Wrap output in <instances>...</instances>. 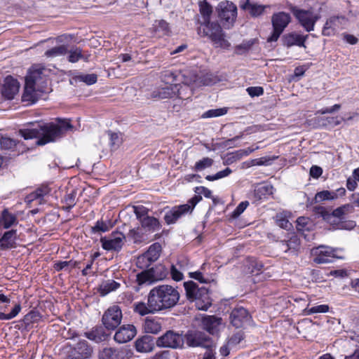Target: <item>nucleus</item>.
<instances>
[{
  "label": "nucleus",
  "instance_id": "nucleus-37",
  "mask_svg": "<svg viewBox=\"0 0 359 359\" xmlns=\"http://www.w3.org/2000/svg\"><path fill=\"white\" fill-rule=\"evenodd\" d=\"M113 226L114 224L111 220L103 221L102 219H100L91 227L90 232L92 233H105L112 229Z\"/></svg>",
  "mask_w": 359,
  "mask_h": 359
},
{
  "label": "nucleus",
  "instance_id": "nucleus-20",
  "mask_svg": "<svg viewBox=\"0 0 359 359\" xmlns=\"http://www.w3.org/2000/svg\"><path fill=\"white\" fill-rule=\"evenodd\" d=\"M239 6L241 10L247 11L251 17L257 18L264 14L268 6L252 3L250 0H240Z\"/></svg>",
  "mask_w": 359,
  "mask_h": 359
},
{
  "label": "nucleus",
  "instance_id": "nucleus-57",
  "mask_svg": "<svg viewBox=\"0 0 359 359\" xmlns=\"http://www.w3.org/2000/svg\"><path fill=\"white\" fill-rule=\"evenodd\" d=\"M79 80L87 85H93L97 81V76L95 74H88L79 76Z\"/></svg>",
  "mask_w": 359,
  "mask_h": 359
},
{
  "label": "nucleus",
  "instance_id": "nucleus-1",
  "mask_svg": "<svg viewBox=\"0 0 359 359\" xmlns=\"http://www.w3.org/2000/svg\"><path fill=\"white\" fill-rule=\"evenodd\" d=\"M58 124L46 123L43 121L28 123L27 127L19 130L25 140L36 138V144L43 146L49 142H55L65 132L73 128L68 120L58 118Z\"/></svg>",
  "mask_w": 359,
  "mask_h": 359
},
{
  "label": "nucleus",
  "instance_id": "nucleus-9",
  "mask_svg": "<svg viewBox=\"0 0 359 359\" xmlns=\"http://www.w3.org/2000/svg\"><path fill=\"white\" fill-rule=\"evenodd\" d=\"M156 344L158 347L177 349L183 346L184 338L182 334L173 330H168L163 335L156 338Z\"/></svg>",
  "mask_w": 359,
  "mask_h": 359
},
{
  "label": "nucleus",
  "instance_id": "nucleus-13",
  "mask_svg": "<svg viewBox=\"0 0 359 359\" xmlns=\"http://www.w3.org/2000/svg\"><path fill=\"white\" fill-rule=\"evenodd\" d=\"M313 262L322 264L332 262L336 257V250L329 246L321 245L312 250Z\"/></svg>",
  "mask_w": 359,
  "mask_h": 359
},
{
  "label": "nucleus",
  "instance_id": "nucleus-16",
  "mask_svg": "<svg viewBox=\"0 0 359 359\" xmlns=\"http://www.w3.org/2000/svg\"><path fill=\"white\" fill-rule=\"evenodd\" d=\"M309 38V35H302L295 32L285 34L281 37L282 45L287 48L293 46L306 48V41Z\"/></svg>",
  "mask_w": 359,
  "mask_h": 359
},
{
  "label": "nucleus",
  "instance_id": "nucleus-33",
  "mask_svg": "<svg viewBox=\"0 0 359 359\" xmlns=\"http://www.w3.org/2000/svg\"><path fill=\"white\" fill-rule=\"evenodd\" d=\"M121 286V284L114 280L108 279L103 280L99 285L98 292L101 296H105L109 293L116 291Z\"/></svg>",
  "mask_w": 359,
  "mask_h": 359
},
{
  "label": "nucleus",
  "instance_id": "nucleus-29",
  "mask_svg": "<svg viewBox=\"0 0 359 359\" xmlns=\"http://www.w3.org/2000/svg\"><path fill=\"white\" fill-rule=\"evenodd\" d=\"M212 305V299L209 290L205 287H201L198 299L196 300V308L198 310L207 311Z\"/></svg>",
  "mask_w": 359,
  "mask_h": 359
},
{
  "label": "nucleus",
  "instance_id": "nucleus-28",
  "mask_svg": "<svg viewBox=\"0 0 359 359\" xmlns=\"http://www.w3.org/2000/svg\"><path fill=\"white\" fill-rule=\"evenodd\" d=\"M156 338L144 335L135 341V348L140 353H147L151 351L156 344Z\"/></svg>",
  "mask_w": 359,
  "mask_h": 359
},
{
  "label": "nucleus",
  "instance_id": "nucleus-43",
  "mask_svg": "<svg viewBox=\"0 0 359 359\" xmlns=\"http://www.w3.org/2000/svg\"><path fill=\"white\" fill-rule=\"evenodd\" d=\"M154 28L160 36L168 35L170 32L169 24L164 20H156Z\"/></svg>",
  "mask_w": 359,
  "mask_h": 359
},
{
  "label": "nucleus",
  "instance_id": "nucleus-14",
  "mask_svg": "<svg viewBox=\"0 0 359 359\" xmlns=\"http://www.w3.org/2000/svg\"><path fill=\"white\" fill-rule=\"evenodd\" d=\"M230 322L231 325L236 327H243L248 324L251 320V316L248 311L243 306H236L232 309L230 313Z\"/></svg>",
  "mask_w": 359,
  "mask_h": 359
},
{
  "label": "nucleus",
  "instance_id": "nucleus-58",
  "mask_svg": "<svg viewBox=\"0 0 359 359\" xmlns=\"http://www.w3.org/2000/svg\"><path fill=\"white\" fill-rule=\"evenodd\" d=\"M72 260L69 261H59L54 264L53 268L57 271H60L62 270L68 271L69 272L70 270L69 269V266L72 264Z\"/></svg>",
  "mask_w": 359,
  "mask_h": 359
},
{
  "label": "nucleus",
  "instance_id": "nucleus-11",
  "mask_svg": "<svg viewBox=\"0 0 359 359\" xmlns=\"http://www.w3.org/2000/svg\"><path fill=\"white\" fill-rule=\"evenodd\" d=\"M183 338L184 342L189 347H209L212 344V339L199 330H189Z\"/></svg>",
  "mask_w": 359,
  "mask_h": 359
},
{
  "label": "nucleus",
  "instance_id": "nucleus-56",
  "mask_svg": "<svg viewBox=\"0 0 359 359\" xmlns=\"http://www.w3.org/2000/svg\"><path fill=\"white\" fill-rule=\"evenodd\" d=\"M249 202L248 201L241 202L236 209L232 212L231 216L233 218L238 217L248 208Z\"/></svg>",
  "mask_w": 359,
  "mask_h": 359
},
{
  "label": "nucleus",
  "instance_id": "nucleus-10",
  "mask_svg": "<svg viewBox=\"0 0 359 359\" xmlns=\"http://www.w3.org/2000/svg\"><path fill=\"white\" fill-rule=\"evenodd\" d=\"M122 311L118 306L114 305L109 307L102 317V323L104 327L109 332L114 330L121 324L122 320Z\"/></svg>",
  "mask_w": 359,
  "mask_h": 359
},
{
  "label": "nucleus",
  "instance_id": "nucleus-18",
  "mask_svg": "<svg viewBox=\"0 0 359 359\" xmlns=\"http://www.w3.org/2000/svg\"><path fill=\"white\" fill-rule=\"evenodd\" d=\"M136 334L137 330L133 325H123L116 332L114 339L116 342L123 344L132 340Z\"/></svg>",
  "mask_w": 359,
  "mask_h": 359
},
{
  "label": "nucleus",
  "instance_id": "nucleus-15",
  "mask_svg": "<svg viewBox=\"0 0 359 359\" xmlns=\"http://www.w3.org/2000/svg\"><path fill=\"white\" fill-rule=\"evenodd\" d=\"M133 353L126 347L103 348L99 353V359H128Z\"/></svg>",
  "mask_w": 359,
  "mask_h": 359
},
{
  "label": "nucleus",
  "instance_id": "nucleus-17",
  "mask_svg": "<svg viewBox=\"0 0 359 359\" xmlns=\"http://www.w3.org/2000/svg\"><path fill=\"white\" fill-rule=\"evenodd\" d=\"M20 83L17 79L11 76H8L1 88V95L6 100H13L18 93Z\"/></svg>",
  "mask_w": 359,
  "mask_h": 359
},
{
  "label": "nucleus",
  "instance_id": "nucleus-61",
  "mask_svg": "<svg viewBox=\"0 0 359 359\" xmlns=\"http://www.w3.org/2000/svg\"><path fill=\"white\" fill-rule=\"evenodd\" d=\"M76 191L75 190H72L70 193L67 194L64 197V203L65 205H75L76 203Z\"/></svg>",
  "mask_w": 359,
  "mask_h": 359
},
{
  "label": "nucleus",
  "instance_id": "nucleus-4",
  "mask_svg": "<svg viewBox=\"0 0 359 359\" xmlns=\"http://www.w3.org/2000/svg\"><path fill=\"white\" fill-rule=\"evenodd\" d=\"M203 199L201 196L194 195L186 204L175 205L167 212L163 217L168 225L175 224L180 218L187 214H191L197 205Z\"/></svg>",
  "mask_w": 359,
  "mask_h": 359
},
{
  "label": "nucleus",
  "instance_id": "nucleus-63",
  "mask_svg": "<svg viewBox=\"0 0 359 359\" xmlns=\"http://www.w3.org/2000/svg\"><path fill=\"white\" fill-rule=\"evenodd\" d=\"M0 144L1 147L4 149H10L15 146V141L9 137H1Z\"/></svg>",
  "mask_w": 359,
  "mask_h": 359
},
{
  "label": "nucleus",
  "instance_id": "nucleus-23",
  "mask_svg": "<svg viewBox=\"0 0 359 359\" xmlns=\"http://www.w3.org/2000/svg\"><path fill=\"white\" fill-rule=\"evenodd\" d=\"M43 74V69H36L30 71L25 77L26 89L23 94L24 100H29L31 95L28 93L27 88H33L36 82L41 79Z\"/></svg>",
  "mask_w": 359,
  "mask_h": 359
},
{
  "label": "nucleus",
  "instance_id": "nucleus-60",
  "mask_svg": "<svg viewBox=\"0 0 359 359\" xmlns=\"http://www.w3.org/2000/svg\"><path fill=\"white\" fill-rule=\"evenodd\" d=\"M329 311V306L327 304H321L312 306L308 310L309 314H314L318 313H327Z\"/></svg>",
  "mask_w": 359,
  "mask_h": 359
},
{
  "label": "nucleus",
  "instance_id": "nucleus-22",
  "mask_svg": "<svg viewBox=\"0 0 359 359\" xmlns=\"http://www.w3.org/2000/svg\"><path fill=\"white\" fill-rule=\"evenodd\" d=\"M221 320V318L215 316H207L202 318L201 327L212 335L217 334L219 332Z\"/></svg>",
  "mask_w": 359,
  "mask_h": 359
},
{
  "label": "nucleus",
  "instance_id": "nucleus-21",
  "mask_svg": "<svg viewBox=\"0 0 359 359\" xmlns=\"http://www.w3.org/2000/svg\"><path fill=\"white\" fill-rule=\"evenodd\" d=\"M109 335L110 332L102 325H96L90 331L84 332V337L96 343L106 341Z\"/></svg>",
  "mask_w": 359,
  "mask_h": 359
},
{
  "label": "nucleus",
  "instance_id": "nucleus-7",
  "mask_svg": "<svg viewBox=\"0 0 359 359\" xmlns=\"http://www.w3.org/2000/svg\"><path fill=\"white\" fill-rule=\"evenodd\" d=\"M291 11L301 26L309 32L314 29L315 24L320 18L318 15L314 14L311 10L292 7Z\"/></svg>",
  "mask_w": 359,
  "mask_h": 359
},
{
  "label": "nucleus",
  "instance_id": "nucleus-24",
  "mask_svg": "<svg viewBox=\"0 0 359 359\" xmlns=\"http://www.w3.org/2000/svg\"><path fill=\"white\" fill-rule=\"evenodd\" d=\"M17 231L11 229L4 232L0 238V248L2 250H7L17 247Z\"/></svg>",
  "mask_w": 359,
  "mask_h": 359
},
{
  "label": "nucleus",
  "instance_id": "nucleus-40",
  "mask_svg": "<svg viewBox=\"0 0 359 359\" xmlns=\"http://www.w3.org/2000/svg\"><path fill=\"white\" fill-rule=\"evenodd\" d=\"M68 47L67 45H60L58 46L53 47L50 49L47 50L44 55L47 57H55L58 56H62L67 53Z\"/></svg>",
  "mask_w": 359,
  "mask_h": 359
},
{
  "label": "nucleus",
  "instance_id": "nucleus-31",
  "mask_svg": "<svg viewBox=\"0 0 359 359\" xmlns=\"http://www.w3.org/2000/svg\"><path fill=\"white\" fill-rule=\"evenodd\" d=\"M154 282L155 281L149 269L144 270L136 275L137 285L133 286V290L137 292L140 290V286L144 284L150 285Z\"/></svg>",
  "mask_w": 359,
  "mask_h": 359
},
{
  "label": "nucleus",
  "instance_id": "nucleus-25",
  "mask_svg": "<svg viewBox=\"0 0 359 359\" xmlns=\"http://www.w3.org/2000/svg\"><path fill=\"white\" fill-rule=\"evenodd\" d=\"M182 77L184 78V80L182 81L183 85L180 83H173V87L177 90V92H175V97L182 100H186L191 95V88L189 86L192 83H187L186 82V81H190V76L189 74L187 75L183 74Z\"/></svg>",
  "mask_w": 359,
  "mask_h": 359
},
{
  "label": "nucleus",
  "instance_id": "nucleus-12",
  "mask_svg": "<svg viewBox=\"0 0 359 359\" xmlns=\"http://www.w3.org/2000/svg\"><path fill=\"white\" fill-rule=\"evenodd\" d=\"M126 236L121 231H114L108 237H102L100 243L104 250L118 252L121 250Z\"/></svg>",
  "mask_w": 359,
  "mask_h": 359
},
{
  "label": "nucleus",
  "instance_id": "nucleus-34",
  "mask_svg": "<svg viewBox=\"0 0 359 359\" xmlns=\"http://www.w3.org/2000/svg\"><path fill=\"white\" fill-rule=\"evenodd\" d=\"M160 320L155 318H146L144 323V330L147 333L157 334L161 330Z\"/></svg>",
  "mask_w": 359,
  "mask_h": 359
},
{
  "label": "nucleus",
  "instance_id": "nucleus-54",
  "mask_svg": "<svg viewBox=\"0 0 359 359\" xmlns=\"http://www.w3.org/2000/svg\"><path fill=\"white\" fill-rule=\"evenodd\" d=\"M287 249L296 252L298 250L300 245V240L296 235L292 236L289 240H287Z\"/></svg>",
  "mask_w": 359,
  "mask_h": 359
},
{
  "label": "nucleus",
  "instance_id": "nucleus-6",
  "mask_svg": "<svg viewBox=\"0 0 359 359\" xmlns=\"http://www.w3.org/2000/svg\"><path fill=\"white\" fill-rule=\"evenodd\" d=\"M215 11L225 28L229 29L233 25L237 17V7L233 3L229 1H221Z\"/></svg>",
  "mask_w": 359,
  "mask_h": 359
},
{
  "label": "nucleus",
  "instance_id": "nucleus-59",
  "mask_svg": "<svg viewBox=\"0 0 359 359\" xmlns=\"http://www.w3.org/2000/svg\"><path fill=\"white\" fill-rule=\"evenodd\" d=\"M248 95L251 97H259L264 94V89L261 86H251L246 89Z\"/></svg>",
  "mask_w": 359,
  "mask_h": 359
},
{
  "label": "nucleus",
  "instance_id": "nucleus-30",
  "mask_svg": "<svg viewBox=\"0 0 359 359\" xmlns=\"http://www.w3.org/2000/svg\"><path fill=\"white\" fill-rule=\"evenodd\" d=\"M184 287L187 299L195 302L196 305V300L198 299L201 287H198V285L193 280L184 282Z\"/></svg>",
  "mask_w": 359,
  "mask_h": 359
},
{
  "label": "nucleus",
  "instance_id": "nucleus-8",
  "mask_svg": "<svg viewBox=\"0 0 359 359\" xmlns=\"http://www.w3.org/2000/svg\"><path fill=\"white\" fill-rule=\"evenodd\" d=\"M348 208L349 205H343L336 208L330 213L325 207L316 205L313 208V210L316 214L323 217V219L336 224L346 219V210H348Z\"/></svg>",
  "mask_w": 359,
  "mask_h": 359
},
{
  "label": "nucleus",
  "instance_id": "nucleus-50",
  "mask_svg": "<svg viewBox=\"0 0 359 359\" xmlns=\"http://www.w3.org/2000/svg\"><path fill=\"white\" fill-rule=\"evenodd\" d=\"M67 53H69L68 61L69 62H77L82 57V50L79 47H72Z\"/></svg>",
  "mask_w": 359,
  "mask_h": 359
},
{
  "label": "nucleus",
  "instance_id": "nucleus-48",
  "mask_svg": "<svg viewBox=\"0 0 359 359\" xmlns=\"http://www.w3.org/2000/svg\"><path fill=\"white\" fill-rule=\"evenodd\" d=\"M228 111V108L226 107H222V108H218V109H209L204 112L201 117L203 118H213V117H219L223 115H225Z\"/></svg>",
  "mask_w": 359,
  "mask_h": 359
},
{
  "label": "nucleus",
  "instance_id": "nucleus-52",
  "mask_svg": "<svg viewBox=\"0 0 359 359\" xmlns=\"http://www.w3.org/2000/svg\"><path fill=\"white\" fill-rule=\"evenodd\" d=\"M134 213L137 220L141 222L143 218L149 216V209L143 205L133 206Z\"/></svg>",
  "mask_w": 359,
  "mask_h": 359
},
{
  "label": "nucleus",
  "instance_id": "nucleus-46",
  "mask_svg": "<svg viewBox=\"0 0 359 359\" xmlns=\"http://www.w3.org/2000/svg\"><path fill=\"white\" fill-rule=\"evenodd\" d=\"M1 219L3 221V226L4 229H8L17 221L15 215L10 213L7 210H3L1 220Z\"/></svg>",
  "mask_w": 359,
  "mask_h": 359
},
{
  "label": "nucleus",
  "instance_id": "nucleus-64",
  "mask_svg": "<svg viewBox=\"0 0 359 359\" xmlns=\"http://www.w3.org/2000/svg\"><path fill=\"white\" fill-rule=\"evenodd\" d=\"M206 350L203 355L202 359H216L215 357V345L212 343V346L209 347H204Z\"/></svg>",
  "mask_w": 359,
  "mask_h": 359
},
{
  "label": "nucleus",
  "instance_id": "nucleus-19",
  "mask_svg": "<svg viewBox=\"0 0 359 359\" xmlns=\"http://www.w3.org/2000/svg\"><path fill=\"white\" fill-rule=\"evenodd\" d=\"M190 81H186L187 83H194L196 86H212L219 81L216 75L211 72L201 73L200 75L188 72Z\"/></svg>",
  "mask_w": 359,
  "mask_h": 359
},
{
  "label": "nucleus",
  "instance_id": "nucleus-36",
  "mask_svg": "<svg viewBox=\"0 0 359 359\" xmlns=\"http://www.w3.org/2000/svg\"><path fill=\"white\" fill-rule=\"evenodd\" d=\"M76 353L81 356V358H87L91 355L93 349L88 344V341L83 339L80 340L74 348Z\"/></svg>",
  "mask_w": 359,
  "mask_h": 359
},
{
  "label": "nucleus",
  "instance_id": "nucleus-26",
  "mask_svg": "<svg viewBox=\"0 0 359 359\" xmlns=\"http://www.w3.org/2000/svg\"><path fill=\"white\" fill-rule=\"evenodd\" d=\"M175 92H177V90L173 87V83L166 84L164 86L154 89L151 93L150 96L152 98L156 99L172 98L175 96Z\"/></svg>",
  "mask_w": 359,
  "mask_h": 359
},
{
  "label": "nucleus",
  "instance_id": "nucleus-41",
  "mask_svg": "<svg viewBox=\"0 0 359 359\" xmlns=\"http://www.w3.org/2000/svg\"><path fill=\"white\" fill-rule=\"evenodd\" d=\"M198 5L200 13L203 17V22H207L210 20V16L212 13V6L206 0L200 1Z\"/></svg>",
  "mask_w": 359,
  "mask_h": 359
},
{
  "label": "nucleus",
  "instance_id": "nucleus-32",
  "mask_svg": "<svg viewBox=\"0 0 359 359\" xmlns=\"http://www.w3.org/2000/svg\"><path fill=\"white\" fill-rule=\"evenodd\" d=\"M141 226L147 232H155L161 229L162 225L158 219L148 216L143 218L142 221L140 222Z\"/></svg>",
  "mask_w": 359,
  "mask_h": 359
},
{
  "label": "nucleus",
  "instance_id": "nucleus-55",
  "mask_svg": "<svg viewBox=\"0 0 359 359\" xmlns=\"http://www.w3.org/2000/svg\"><path fill=\"white\" fill-rule=\"evenodd\" d=\"M264 267V264L262 262L255 259H250V269H251V272L255 274H259V272L262 271Z\"/></svg>",
  "mask_w": 359,
  "mask_h": 359
},
{
  "label": "nucleus",
  "instance_id": "nucleus-47",
  "mask_svg": "<svg viewBox=\"0 0 359 359\" xmlns=\"http://www.w3.org/2000/svg\"><path fill=\"white\" fill-rule=\"evenodd\" d=\"M213 163L214 160L212 158L204 157L195 163L193 170L196 172L202 171L206 168H210L213 165Z\"/></svg>",
  "mask_w": 359,
  "mask_h": 359
},
{
  "label": "nucleus",
  "instance_id": "nucleus-3",
  "mask_svg": "<svg viewBox=\"0 0 359 359\" xmlns=\"http://www.w3.org/2000/svg\"><path fill=\"white\" fill-rule=\"evenodd\" d=\"M197 32L201 36L208 37L217 47L229 48L231 46L230 43L225 39V34L218 22H210V20L207 22H200Z\"/></svg>",
  "mask_w": 359,
  "mask_h": 359
},
{
  "label": "nucleus",
  "instance_id": "nucleus-27",
  "mask_svg": "<svg viewBox=\"0 0 359 359\" xmlns=\"http://www.w3.org/2000/svg\"><path fill=\"white\" fill-rule=\"evenodd\" d=\"M151 298L148 294L147 295V302L145 303L144 302H136L133 304V311L135 313H138L139 315L144 316L149 313H157L156 308H154V304H151Z\"/></svg>",
  "mask_w": 359,
  "mask_h": 359
},
{
  "label": "nucleus",
  "instance_id": "nucleus-49",
  "mask_svg": "<svg viewBox=\"0 0 359 359\" xmlns=\"http://www.w3.org/2000/svg\"><path fill=\"white\" fill-rule=\"evenodd\" d=\"M336 199V195L332 191L324 190L318 192L314 198L316 203H320L325 200H334Z\"/></svg>",
  "mask_w": 359,
  "mask_h": 359
},
{
  "label": "nucleus",
  "instance_id": "nucleus-2",
  "mask_svg": "<svg viewBox=\"0 0 359 359\" xmlns=\"http://www.w3.org/2000/svg\"><path fill=\"white\" fill-rule=\"evenodd\" d=\"M157 312L173 308L180 300V292L170 285L154 287L149 292Z\"/></svg>",
  "mask_w": 359,
  "mask_h": 359
},
{
  "label": "nucleus",
  "instance_id": "nucleus-38",
  "mask_svg": "<svg viewBox=\"0 0 359 359\" xmlns=\"http://www.w3.org/2000/svg\"><path fill=\"white\" fill-rule=\"evenodd\" d=\"M154 281L165 278L168 274V269L163 264H158L149 269Z\"/></svg>",
  "mask_w": 359,
  "mask_h": 359
},
{
  "label": "nucleus",
  "instance_id": "nucleus-51",
  "mask_svg": "<svg viewBox=\"0 0 359 359\" xmlns=\"http://www.w3.org/2000/svg\"><path fill=\"white\" fill-rule=\"evenodd\" d=\"M21 309L22 307L20 304H17L15 305V306L13 308V309L9 313H4L3 312H0V320H8L14 318L20 312Z\"/></svg>",
  "mask_w": 359,
  "mask_h": 359
},
{
  "label": "nucleus",
  "instance_id": "nucleus-45",
  "mask_svg": "<svg viewBox=\"0 0 359 359\" xmlns=\"http://www.w3.org/2000/svg\"><path fill=\"white\" fill-rule=\"evenodd\" d=\"M255 39L243 41L241 44L235 46L234 53L236 55H243L248 52L254 45Z\"/></svg>",
  "mask_w": 359,
  "mask_h": 359
},
{
  "label": "nucleus",
  "instance_id": "nucleus-35",
  "mask_svg": "<svg viewBox=\"0 0 359 359\" xmlns=\"http://www.w3.org/2000/svg\"><path fill=\"white\" fill-rule=\"evenodd\" d=\"M161 249V245L158 243L152 244L148 250L142 255L141 259H148L149 262H154L160 257Z\"/></svg>",
  "mask_w": 359,
  "mask_h": 359
},
{
  "label": "nucleus",
  "instance_id": "nucleus-42",
  "mask_svg": "<svg viewBox=\"0 0 359 359\" xmlns=\"http://www.w3.org/2000/svg\"><path fill=\"white\" fill-rule=\"evenodd\" d=\"M48 191H49L47 187L38 188L34 191L29 194V196H27V201L30 202L39 200V203H41L43 196L47 195L48 194Z\"/></svg>",
  "mask_w": 359,
  "mask_h": 359
},
{
  "label": "nucleus",
  "instance_id": "nucleus-44",
  "mask_svg": "<svg viewBox=\"0 0 359 359\" xmlns=\"http://www.w3.org/2000/svg\"><path fill=\"white\" fill-rule=\"evenodd\" d=\"M183 74H177V72L172 70H165L161 73V79L166 84H171L179 80V77H182Z\"/></svg>",
  "mask_w": 359,
  "mask_h": 359
},
{
  "label": "nucleus",
  "instance_id": "nucleus-62",
  "mask_svg": "<svg viewBox=\"0 0 359 359\" xmlns=\"http://www.w3.org/2000/svg\"><path fill=\"white\" fill-rule=\"evenodd\" d=\"M345 18L343 16H332L326 22H327L330 26L335 27L337 30L341 25V22L340 20H344Z\"/></svg>",
  "mask_w": 359,
  "mask_h": 359
},
{
  "label": "nucleus",
  "instance_id": "nucleus-5",
  "mask_svg": "<svg viewBox=\"0 0 359 359\" xmlns=\"http://www.w3.org/2000/svg\"><path fill=\"white\" fill-rule=\"evenodd\" d=\"M290 22L291 17L289 13L283 11L273 13L271 16L273 31L266 42H276Z\"/></svg>",
  "mask_w": 359,
  "mask_h": 359
},
{
  "label": "nucleus",
  "instance_id": "nucleus-39",
  "mask_svg": "<svg viewBox=\"0 0 359 359\" xmlns=\"http://www.w3.org/2000/svg\"><path fill=\"white\" fill-rule=\"evenodd\" d=\"M273 187L269 184H259L254 190V195L256 199L262 200L272 194Z\"/></svg>",
  "mask_w": 359,
  "mask_h": 359
},
{
  "label": "nucleus",
  "instance_id": "nucleus-53",
  "mask_svg": "<svg viewBox=\"0 0 359 359\" xmlns=\"http://www.w3.org/2000/svg\"><path fill=\"white\" fill-rule=\"evenodd\" d=\"M245 334L242 330H239L234 333L231 337H230L228 339V344L234 346L238 345L242 340L244 339Z\"/></svg>",
  "mask_w": 359,
  "mask_h": 359
}]
</instances>
